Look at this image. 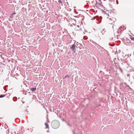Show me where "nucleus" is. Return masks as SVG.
Segmentation results:
<instances>
[{
	"mask_svg": "<svg viewBox=\"0 0 134 134\" xmlns=\"http://www.w3.org/2000/svg\"><path fill=\"white\" fill-rule=\"evenodd\" d=\"M75 44H73L71 47L70 48L72 50H74L75 48Z\"/></svg>",
	"mask_w": 134,
	"mask_h": 134,
	"instance_id": "obj_3",
	"label": "nucleus"
},
{
	"mask_svg": "<svg viewBox=\"0 0 134 134\" xmlns=\"http://www.w3.org/2000/svg\"><path fill=\"white\" fill-rule=\"evenodd\" d=\"M5 96V95H4V94L1 95L0 96V98H2V97H4Z\"/></svg>",
	"mask_w": 134,
	"mask_h": 134,
	"instance_id": "obj_8",
	"label": "nucleus"
},
{
	"mask_svg": "<svg viewBox=\"0 0 134 134\" xmlns=\"http://www.w3.org/2000/svg\"><path fill=\"white\" fill-rule=\"evenodd\" d=\"M15 14H16V13H13L10 16V18H12L13 17V15Z\"/></svg>",
	"mask_w": 134,
	"mask_h": 134,
	"instance_id": "obj_7",
	"label": "nucleus"
},
{
	"mask_svg": "<svg viewBox=\"0 0 134 134\" xmlns=\"http://www.w3.org/2000/svg\"><path fill=\"white\" fill-rule=\"evenodd\" d=\"M70 75H66L65 76H64L63 78V79H65L66 78H69L70 76Z\"/></svg>",
	"mask_w": 134,
	"mask_h": 134,
	"instance_id": "obj_4",
	"label": "nucleus"
},
{
	"mask_svg": "<svg viewBox=\"0 0 134 134\" xmlns=\"http://www.w3.org/2000/svg\"><path fill=\"white\" fill-rule=\"evenodd\" d=\"M129 75L128 74V75H127V76H129Z\"/></svg>",
	"mask_w": 134,
	"mask_h": 134,
	"instance_id": "obj_12",
	"label": "nucleus"
},
{
	"mask_svg": "<svg viewBox=\"0 0 134 134\" xmlns=\"http://www.w3.org/2000/svg\"><path fill=\"white\" fill-rule=\"evenodd\" d=\"M105 32V29H103L102 31H100L99 32V36H100L102 35H103V33H104Z\"/></svg>",
	"mask_w": 134,
	"mask_h": 134,
	"instance_id": "obj_2",
	"label": "nucleus"
},
{
	"mask_svg": "<svg viewBox=\"0 0 134 134\" xmlns=\"http://www.w3.org/2000/svg\"><path fill=\"white\" fill-rule=\"evenodd\" d=\"M36 90V87L34 88H31L30 89V90L32 91H34Z\"/></svg>",
	"mask_w": 134,
	"mask_h": 134,
	"instance_id": "obj_6",
	"label": "nucleus"
},
{
	"mask_svg": "<svg viewBox=\"0 0 134 134\" xmlns=\"http://www.w3.org/2000/svg\"><path fill=\"white\" fill-rule=\"evenodd\" d=\"M58 2L62 4V2L61 0H59L58 1Z\"/></svg>",
	"mask_w": 134,
	"mask_h": 134,
	"instance_id": "obj_9",
	"label": "nucleus"
},
{
	"mask_svg": "<svg viewBox=\"0 0 134 134\" xmlns=\"http://www.w3.org/2000/svg\"><path fill=\"white\" fill-rule=\"evenodd\" d=\"M47 132H49V131H48H48H47Z\"/></svg>",
	"mask_w": 134,
	"mask_h": 134,
	"instance_id": "obj_11",
	"label": "nucleus"
},
{
	"mask_svg": "<svg viewBox=\"0 0 134 134\" xmlns=\"http://www.w3.org/2000/svg\"><path fill=\"white\" fill-rule=\"evenodd\" d=\"M44 124L46 126V128H47V129H49V125L48 124L45 123Z\"/></svg>",
	"mask_w": 134,
	"mask_h": 134,
	"instance_id": "obj_5",
	"label": "nucleus"
},
{
	"mask_svg": "<svg viewBox=\"0 0 134 134\" xmlns=\"http://www.w3.org/2000/svg\"><path fill=\"white\" fill-rule=\"evenodd\" d=\"M131 40H134V37H132L131 38Z\"/></svg>",
	"mask_w": 134,
	"mask_h": 134,
	"instance_id": "obj_10",
	"label": "nucleus"
},
{
	"mask_svg": "<svg viewBox=\"0 0 134 134\" xmlns=\"http://www.w3.org/2000/svg\"><path fill=\"white\" fill-rule=\"evenodd\" d=\"M113 13L114 12L110 10V11H106L103 12L104 17L106 21L110 24L114 25V22L116 20V19L111 16V12Z\"/></svg>",
	"mask_w": 134,
	"mask_h": 134,
	"instance_id": "obj_1",
	"label": "nucleus"
}]
</instances>
